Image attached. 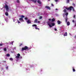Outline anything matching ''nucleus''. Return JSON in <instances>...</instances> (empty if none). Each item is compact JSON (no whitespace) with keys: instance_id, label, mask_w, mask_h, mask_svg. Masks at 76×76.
Instances as JSON below:
<instances>
[{"instance_id":"f257e3e1","label":"nucleus","mask_w":76,"mask_h":76,"mask_svg":"<svg viewBox=\"0 0 76 76\" xmlns=\"http://www.w3.org/2000/svg\"><path fill=\"white\" fill-rule=\"evenodd\" d=\"M65 9H66V10H70V11H71L72 9V10L73 12H75V11L74 7H73V6H70L68 8L65 7Z\"/></svg>"},{"instance_id":"f03ea898","label":"nucleus","mask_w":76,"mask_h":76,"mask_svg":"<svg viewBox=\"0 0 76 76\" xmlns=\"http://www.w3.org/2000/svg\"><path fill=\"white\" fill-rule=\"evenodd\" d=\"M28 48L27 46H25L24 48H22V51H24V50H28Z\"/></svg>"},{"instance_id":"7ed1b4c3","label":"nucleus","mask_w":76,"mask_h":76,"mask_svg":"<svg viewBox=\"0 0 76 76\" xmlns=\"http://www.w3.org/2000/svg\"><path fill=\"white\" fill-rule=\"evenodd\" d=\"M66 15V18H65V22L67 23V20H68V18H67V15H68V13L66 12L65 14Z\"/></svg>"},{"instance_id":"20e7f679","label":"nucleus","mask_w":76,"mask_h":76,"mask_svg":"<svg viewBox=\"0 0 76 76\" xmlns=\"http://www.w3.org/2000/svg\"><path fill=\"white\" fill-rule=\"evenodd\" d=\"M4 8H5L7 10H9V7L7 5V4H5V5L4 6Z\"/></svg>"},{"instance_id":"39448f33","label":"nucleus","mask_w":76,"mask_h":76,"mask_svg":"<svg viewBox=\"0 0 76 76\" xmlns=\"http://www.w3.org/2000/svg\"><path fill=\"white\" fill-rule=\"evenodd\" d=\"M20 56V55L19 53H18L17 54V56L16 57V58H19V57Z\"/></svg>"},{"instance_id":"423d86ee","label":"nucleus","mask_w":76,"mask_h":76,"mask_svg":"<svg viewBox=\"0 0 76 76\" xmlns=\"http://www.w3.org/2000/svg\"><path fill=\"white\" fill-rule=\"evenodd\" d=\"M38 21V20L37 19H36L35 21H34V23H39L40 22V21Z\"/></svg>"},{"instance_id":"0eeeda50","label":"nucleus","mask_w":76,"mask_h":76,"mask_svg":"<svg viewBox=\"0 0 76 76\" xmlns=\"http://www.w3.org/2000/svg\"><path fill=\"white\" fill-rule=\"evenodd\" d=\"M45 8L46 9H49V10H50L51 8H50V7H48V6H45Z\"/></svg>"},{"instance_id":"6e6552de","label":"nucleus","mask_w":76,"mask_h":76,"mask_svg":"<svg viewBox=\"0 0 76 76\" xmlns=\"http://www.w3.org/2000/svg\"><path fill=\"white\" fill-rule=\"evenodd\" d=\"M31 1L32 2H34V3H37V0H31Z\"/></svg>"},{"instance_id":"1a4fd4ad","label":"nucleus","mask_w":76,"mask_h":76,"mask_svg":"<svg viewBox=\"0 0 76 76\" xmlns=\"http://www.w3.org/2000/svg\"><path fill=\"white\" fill-rule=\"evenodd\" d=\"M27 23H31V21L29 20H28L27 21Z\"/></svg>"},{"instance_id":"9d476101","label":"nucleus","mask_w":76,"mask_h":76,"mask_svg":"<svg viewBox=\"0 0 76 76\" xmlns=\"http://www.w3.org/2000/svg\"><path fill=\"white\" fill-rule=\"evenodd\" d=\"M57 23L58 25H60L61 23V21H60L58 20L57 21Z\"/></svg>"},{"instance_id":"9b49d317","label":"nucleus","mask_w":76,"mask_h":76,"mask_svg":"<svg viewBox=\"0 0 76 76\" xmlns=\"http://www.w3.org/2000/svg\"><path fill=\"white\" fill-rule=\"evenodd\" d=\"M37 3L39 4H41V2L39 0L37 1Z\"/></svg>"},{"instance_id":"f8f14e48","label":"nucleus","mask_w":76,"mask_h":76,"mask_svg":"<svg viewBox=\"0 0 76 76\" xmlns=\"http://www.w3.org/2000/svg\"><path fill=\"white\" fill-rule=\"evenodd\" d=\"M19 20L20 21L21 20V21H23V18H20L19 19Z\"/></svg>"},{"instance_id":"ddd939ff","label":"nucleus","mask_w":76,"mask_h":76,"mask_svg":"<svg viewBox=\"0 0 76 76\" xmlns=\"http://www.w3.org/2000/svg\"><path fill=\"white\" fill-rule=\"evenodd\" d=\"M54 21H55V19L54 18H53L51 19V22H53Z\"/></svg>"},{"instance_id":"4468645a","label":"nucleus","mask_w":76,"mask_h":76,"mask_svg":"<svg viewBox=\"0 0 76 76\" xmlns=\"http://www.w3.org/2000/svg\"><path fill=\"white\" fill-rule=\"evenodd\" d=\"M64 37H66V36H67V32H65V34H64Z\"/></svg>"},{"instance_id":"2eb2a0df","label":"nucleus","mask_w":76,"mask_h":76,"mask_svg":"<svg viewBox=\"0 0 76 76\" xmlns=\"http://www.w3.org/2000/svg\"><path fill=\"white\" fill-rule=\"evenodd\" d=\"M70 23L69 22H68L67 23V26H69L70 25Z\"/></svg>"},{"instance_id":"dca6fc26","label":"nucleus","mask_w":76,"mask_h":76,"mask_svg":"<svg viewBox=\"0 0 76 76\" xmlns=\"http://www.w3.org/2000/svg\"><path fill=\"white\" fill-rule=\"evenodd\" d=\"M5 15L6 16H8V15H9V14L8 13V12H6L5 13Z\"/></svg>"},{"instance_id":"f3484780","label":"nucleus","mask_w":76,"mask_h":76,"mask_svg":"<svg viewBox=\"0 0 76 76\" xmlns=\"http://www.w3.org/2000/svg\"><path fill=\"white\" fill-rule=\"evenodd\" d=\"M32 26L33 27H34V26L36 27V26H37V25L36 24H33L32 25Z\"/></svg>"},{"instance_id":"a211bd4d","label":"nucleus","mask_w":76,"mask_h":76,"mask_svg":"<svg viewBox=\"0 0 76 76\" xmlns=\"http://www.w3.org/2000/svg\"><path fill=\"white\" fill-rule=\"evenodd\" d=\"M6 56L7 57H10V54H7L6 55Z\"/></svg>"},{"instance_id":"6ab92c4d","label":"nucleus","mask_w":76,"mask_h":76,"mask_svg":"<svg viewBox=\"0 0 76 76\" xmlns=\"http://www.w3.org/2000/svg\"><path fill=\"white\" fill-rule=\"evenodd\" d=\"M51 25H52V26H54V25H55V24L54 23H52Z\"/></svg>"},{"instance_id":"aec40b11","label":"nucleus","mask_w":76,"mask_h":76,"mask_svg":"<svg viewBox=\"0 0 76 76\" xmlns=\"http://www.w3.org/2000/svg\"><path fill=\"white\" fill-rule=\"evenodd\" d=\"M42 18V16H40L39 18V19H41Z\"/></svg>"},{"instance_id":"412c9836","label":"nucleus","mask_w":76,"mask_h":76,"mask_svg":"<svg viewBox=\"0 0 76 76\" xmlns=\"http://www.w3.org/2000/svg\"><path fill=\"white\" fill-rule=\"evenodd\" d=\"M10 60L11 61H13V59L12 58H10Z\"/></svg>"},{"instance_id":"4be33fe9","label":"nucleus","mask_w":76,"mask_h":76,"mask_svg":"<svg viewBox=\"0 0 76 76\" xmlns=\"http://www.w3.org/2000/svg\"><path fill=\"white\" fill-rule=\"evenodd\" d=\"M48 25H49V26H50V27L51 28V27H52V26L50 24H48Z\"/></svg>"},{"instance_id":"5701e85b","label":"nucleus","mask_w":76,"mask_h":76,"mask_svg":"<svg viewBox=\"0 0 76 76\" xmlns=\"http://www.w3.org/2000/svg\"><path fill=\"white\" fill-rule=\"evenodd\" d=\"M69 0H66V3H69Z\"/></svg>"},{"instance_id":"b1692460","label":"nucleus","mask_w":76,"mask_h":76,"mask_svg":"<svg viewBox=\"0 0 76 76\" xmlns=\"http://www.w3.org/2000/svg\"><path fill=\"white\" fill-rule=\"evenodd\" d=\"M35 29H38V30H39V28H38L37 26L35 27Z\"/></svg>"},{"instance_id":"393cba45","label":"nucleus","mask_w":76,"mask_h":76,"mask_svg":"<svg viewBox=\"0 0 76 76\" xmlns=\"http://www.w3.org/2000/svg\"><path fill=\"white\" fill-rule=\"evenodd\" d=\"M4 50L5 51H7L6 48H4Z\"/></svg>"},{"instance_id":"a878e982","label":"nucleus","mask_w":76,"mask_h":76,"mask_svg":"<svg viewBox=\"0 0 76 76\" xmlns=\"http://www.w3.org/2000/svg\"><path fill=\"white\" fill-rule=\"evenodd\" d=\"M73 72H75V71H76V70H75V69H74V68H73Z\"/></svg>"},{"instance_id":"bb28decb","label":"nucleus","mask_w":76,"mask_h":76,"mask_svg":"<svg viewBox=\"0 0 76 76\" xmlns=\"http://www.w3.org/2000/svg\"><path fill=\"white\" fill-rule=\"evenodd\" d=\"M19 2H20L19 0H17V3H19Z\"/></svg>"},{"instance_id":"cd10ccee","label":"nucleus","mask_w":76,"mask_h":76,"mask_svg":"<svg viewBox=\"0 0 76 76\" xmlns=\"http://www.w3.org/2000/svg\"><path fill=\"white\" fill-rule=\"evenodd\" d=\"M24 18H25V20H28V18L25 17Z\"/></svg>"},{"instance_id":"c85d7f7f","label":"nucleus","mask_w":76,"mask_h":76,"mask_svg":"<svg viewBox=\"0 0 76 76\" xmlns=\"http://www.w3.org/2000/svg\"><path fill=\"white\" fill-rule=\"evenodd\" d=\"M21 18H25V16L23 15H21Z\"/></svg>"},{"instance_id":"c756f323","label":"nucleus","mask_w":76,"mask_h":76,"mask_svg":"<svg viewBox=\"0 0 76 76\" xmlns=\"http://www.w3.org/2000/svg\"><path fill=\"white\" fill-rule=\"evenodd\" d=\"M22 45H23V44H22V43H21V44L19 45L20 47V46H21Z\"/></svg>"},{"instance_id":"7c9ffc66","label":"nucleus","mask_w":76,"mask_h":76,"mask_svg":"<svg viewBox=\"0 0 76 76\" xmlns=\"http://www.w3.org/2000/svg\"><path fill=\"white\" fill-rule=\"evenodd\" d=\"M64 12H65V13H66V10L65 9H64Z\"/></svg>"},{"instance_id":"2f4dec72","label":"nucleus","mask_w":76,"mask_h":76,"mask_svg":"<svg viewBox=\"0 0 76 76\" xmlns=\"http://www.w3.org/2000/svg\"><path fill=\"white\" fill-rule=\"evenodd\" d=\"M3 45V44H0V46H2Z\"/></svg>"},{"instance_id":"473e14b6","label":"nucleus","mask_w":76,"mask_h":76,"mask_svg":"<svg viewBox=\"0 0 76 76\" xmlns=\"http://www.w3.org/2000/svg\"><path fill=\"white\" fill-rule=\"evenodd\" d=\"M18 23H20V22L19 21V20H18Z\"/></svg>"},{"instance_id":"72a5a7b5","label":"nucleus","mask_w":76,"mask_h":76,"mask_svg":"<svg viewBox=\"0 0 76 76\" xmlns=\"http://www.w3.org/2000/svg\"><path fill=\"white\" fill-rule=\"evenodd\" d=\"M75 17H76V16L75 15H74L73 16V18H75Z\"/></svg>"},{"instance_id":"f704fd0d","label":"nucleus","mask_w":76,"mask_h":76,"mask_svg":"<svg viewBox=\"0 0 76 76\" xmlns=\"http://www.w3.org/2000/svg\"><path fill=\"white\" fill-rule=\"evenodd\" d=\"M51 6H52V7H54V5H53V4H51Z\"/></svg>"},{"instance_id":"c9c22d12","label":"nucleus","mask_w":76,"mask_h":76,"mask_svg":"<svg viewBox=\"0 0 76 76\" xmlns=\"http://www.w3.org/2000/svg\"><path fill=\"white\" fill-rule=\"evenodd\" d=\"M13 42H14V41L11 42L12 45H13Z\"/></svg>"},{"instance_id":"e433bc0d","label":"nucleus","mask_w":76,"mask_h":76,"mask_svg":"<svg viewBox=\"0 0 76 76\" xmlns=\"http://www.w3.org/2000/svg\"><path fill=\"white\" fill-rule=\"evenodd\" d=\"M55 1L56 2H57V1H58V0H55Z\"/></svg>"},{"instance_id":"4c0bfd02","label":"nucleus","mask_w":76,"mask_h":76,"mask_svg":"<svg viewBox=\"0 0 76 76\" xmlns=\"http://www.w3.org/2000/svg\"><path fill=\"white\" fill-rule=\"evenodd\" d=\"M55 31H57V28H56L55 29Z\"/></svg>"},{"instance_id":"58836bf2","label":"nucleus","mask_w":76,"mask_h":76,"mask_svg":"<svg viewBox=\"0 0 76 76\" xmlns=\"http://www.w3.org/2000/svg\"><path fill=\"white\" fill-rule=\"evenodd\" d=\"M72 22H73V23L75 22V21L74 20H72Z\"/></svg>"},{"instance_id":"ea45409f","label":"nucleus","mask_w":76,"mask_h":76,"mask_svg":"<svg viewBox=\"0 0 76 76\" xmlns=\"http://www.w3.org/2000/svg\"><path fill=\"white\" fill-rule=\"evenodd\" d=\"M48 20H50V21H51V19H48Z\"/></svg>"},{"instance_id":"a19ab883","label":"nucleus","mask_w":76,"mask_h":76,"mask_svg":"<svg viewBox=\"0 0 76 76\" xmlns=\"http://www.w3.org/2000/svg\"><path fill=\"white\" fill-rule=\"evenodd\" d=\"M6 68L7 69H8V66L6 67Z\"/></svg>"},{"instance_id":"79ce46f5","label":"nucleus","mask_w":76,"mask_h":76,"mask_svg":"<svg viewBox=\"0 0 76 76\" xmlns=\"http://www.w3.org/2000/svg\"><path fill=\"white\" fill-rule=\"evenodd\" d=\"M22 58V57L21 56H20V58Z\"/></svg>"},{"instance_id":"37998d69","label":"nucleus","mask_w":76,"mask_h":76,"mask_svg":"<svg viewBox=\"0 0 76 76\" xmlns=\"http://www.w3.org/2000/svg\"><path fill=\"white\" fill-rule=\"evenodd\" d=\"M56 10H58V9H56Z\"/></svg>"},{"instance_id":"c03bdc74","label":"nucleus","mask_w":76,"mask_h":76,"mask_svg":"<svg viewBox=\"0 0 76 76\" xmlns=\"http://www.w3.org/2000/svg\"><path fill=\"white\" fill-rule=\"evenodd\" d=\"M75 38H76V36H75Z\"/></svg>"},{"instance_id":"a18cd8bd","label":"nucleus","mask_w":76,"mask_h":76,"mask_svg":"<svg viewBox=\"0 0 76 76\" xmlns=\"http://www.w3.org/2000/svg\"><path fill=\"white\" fill-rule=\"evenodd\" d=\"M48 1H50V0H48Z\"/></svg>"},{"instance_id":"49530a36","label":"nucleus","mask_w":76,"mask_h":76,"mask_svg":"<svg viewBox=\"0 0 76 76\" xmlns=\"http://www.w3.org/2000/svg\"><path fill=\"white\" fill-rule=\"evenodd\" d=\"M4 62H6V61H4Z\"/></svg>"},{"instance_id":"de8ad7c7","label":"nucleus","mask_w":76,"mask_h":76,"mask_svg":"<svg viewBox=\"0 0 76 76\" xmlns=\"http://www.w3.org/2000/svg\"><path fill=\"white\" fill-rule=\"evenodd\" d=\"M75 26H76V23L75 24Z\"/></svg>"}]
</instances>
